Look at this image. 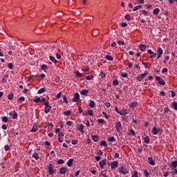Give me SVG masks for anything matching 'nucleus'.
<instances>
[{"label": "nucleus", "mask_w": 177, "mask_h": 177, "mask_svg": "<svg viewBox=\"0 0 177 177\" xmlns=\"http://www.w3.org/2000/svg\"><path fill=\"white\" fill-rule=\"evenodd\" d=\"M171 168H176L177 167V160L173 161L170 165Z\"/></svg>", "instance_id": "aec40b11"}, {"label": "nucleus", "mask_w": 177, "mask_h": 177, "mask_svg": "<svg viewBox=\"0 0 177 177\" xmlns=\"http://www.w3.org/2000/svg\"><path fill=\"white\" fill-rule=\"evenodd\" d=\"M143 172H144L145 176H146V177H149V175H150V174L149 173V171H147V169H144V170H143Z\"/></svg>", "instance_id": "58836bf2"}, {"label": "nucleus", "mask_w": 177, "mask_h": 177, "mask_svg": "<svg viewBox=\"0 0 177 177\" xmlns=\"http://www.w3.org/2000/svg\"><path fill=\"white\" fill-rule=\"evenodd\" d=\"M75 75L77 77V78H81V77H82V74L78 71L75 72Z\"/></svg>", "instance_id": "473e14b6"}, {"label": "nucleus", "mask_w": 177, "mask_h": 177, "mask_svg": "<svg viewBox=\"0 0 177 177\" xmlns=\"http://www.w3.org/2000/svg\"><path fill=\"white\" fill-rule=\"evenodd\" d=\"M46 88H40L38 91L37 93L41 94V93H44V92H45Z\"/></svg>", "instance_id": "4c0bfd02"}, {"label": "nucleus", "mask_w": 177, "mask_h": 177, "mask_svg": "<svg viewBox=\"0 0 177 177\" xmlns=\"http://www.w3.org/2000/svg\"><path fill=\"white\" fill-rule=\"evenodd\" d=\"M8 115L10 117H12L13 120H16V118H17V113H16V111L15 110L9 112Z\"/></svg>", "instance_id": "423d86ee"}, {"label": "nucleus", "mask_w": 177, "mask_h": 177, "mask_svg": "<svg viewBox=\"0 0 177 177\" xmlns=\"http://www.w3.org/2000/svg\"><path fill=\"white\" fill-rule=\"evenodd\" d=\"M120 26H121V27L125 28V27L128 26V24L125 22H122V23H120Z\"/></svg>", "instance_id": "09e8293b"}, {"label": "nucleus", "mask_w": 177, "mask_h": 177, "mask_svg": "<svg viewBox=\"0 0 177 177\" xmlns=\"http://www.w3.org/2000/svg\"><path fill=\"white\" fill-rule=\"evenodd\" d=\"M168 60H169V56H166L165 57V59L163 61V63H167V62H168Z\"/></svg>", "instance_id": "bf43d9fd"}, {"label": "nucleus", "mask_w": 177, "mask_h": 177, "mask_svg": "<svg viewBox=\"0 0 177 177\" xmlns=\"http://www.w3.org/2000/svg\"><path fill=\"white\" fill-rule=\"evenodd\" d=\"M33 75H30V76H28V77H26V80L28 81V82H30V81H31L33 78Z\"/></svg>", "instance_id": "3c124183"}, {"label": "nucleus", "mask_w": 177, "mask_h": 177, "mask_svg": "<svg viewBox=\"0 0 177 177\" xmlns=\"http://www.w3.org/2000/svg\"><path fill=\"white\" fill-rule=\"evenodd\" d=\"M127 114H128V111L125 109L121 111L120 113V115H127Z\"/></svg>", "instance_id": "b1692460"}, {"label": "nucleus", "mask_w": 177, "mask_h": 177, "mask_svg": "<svg viewBox=\"0 0 177 177\" xmlns=\"http://www.w3.org/2000/svg\"><path fill=\"white\" fill-rule=\"evenodd\" d=\"M144 142H145V143H150V138H149V137H145V138H144Z\"/></svg>", "instance_id": "79ce46f5"}, {"label": "nucleus", "mask_w": 177, "mask_h": 177, "mask_svg": "<svg viewBox=\"0 0 177 177\" xmlns=\"http://www.w3.org/2000/svg\"><path fill=\"white\" fill-rule=\"evenodd\" d=\"M47 168L48 169L49 175H53V174H55V172H56V170L53 169V165L52 163H50L47 166Z\"/></svg>", "instance_id": "f03ea898"}, {"label": "nucleus", "mask_w": 177, "mask_h": 177, "mask_svg": "<svg viewBox=\"0 0 177 177\" xmlns=\"http://www.w3.org/2000/svg\"><path fill=\"white\" fill-rule=\"evenodd\" d=\"M80 93L81 95H88V93H89V91L88 90H82Z\"/></svg>", "instance_id": "f704fd0d"}, {"label": "nucleus", "mask_w": 177, "mask_h": 177, "mask_svg": "<svg viewBox=\"0 0 177 177\" xmlns=\"http://www.w3.org/2000/svg\"><path fill=\"white\" fill-rule=\"evenodd\" d=\"M100 146H104V147H107V142L105 140H103L100 143Z\"/></svg>", "instance_id": "cd10ccee"}, {"label": "nucleus", "mask_w": 177, "mask_h": 177, "mask_svg": "<svg viewBox=\"0 0 177 177\" xmlns=\"http://www.w3.org/2000/svg\"><path fill=\"white\" fill-rule=\"evenodd\" d=\"M118 45H125V42H124L121 40H118Z\"/></svg>", "instance_id": "4d7b16f0"}, {"label": "nucleus", "mask_w": 177, "mask_h": 177, "mask_svg": "<svg viewBox=\"0 0 177 177\" xmlns=\"http://www.w3.org/2000/svg\"><path fill=\"white\" fill-rule=\"evenodd\" d=\"M105 59H106V60L111 61L114 60V58L111 55H105Z\"/></svg>", "instance_id": "bb28decb"}, {"label": "nucleus", "mask_w": 177, "mask_h": 177, "mask_svg": "<svg viewBox=\"0 0 177 177\" xmlns=\"http://www.w3.org/2000/svg\"><path fill=\"white\" fill-rule=\"evenodd\" d=\"M139 48L140 49V50H142V52H145V50H146V45L145 44H140L139 46Z\"/></svg>", "instance_id": "412c9836"}, {"label": "nucleus", "mask_w": 177, "mask_h": 177, "mask_svg": "<svg viewBox=\"0 0 177 177\" xmlns=\"http://www.w3.org/2000/svg\"><path fill=\"white\" fill-rule=\"evenodd\" d=\"M73 162H74V159L71 158L68 160V161L67 162V165L68 167H71V165H73Z\"/></svg>", "instance_id": "6ab92c4d"}, {"label": "nucleus", "mask_w": 177, "mask_h": 177, "mask_svg": "<svg viewBox=\"0 0 177 177\" xmlns=\"http://www.w3.org/2000/svg\"><path fill=\"white\" fill-rule=\"evenodd\" d=\"M124 19H125V20H127V21H131V15H126L124 16Z\"/></svg>", "instance_id": "2f4dec72"}, {"label": "nucleus", "mask_w": 177, "mask_h": 177, "mask_svg": "<svg viewBox=\"0 0 177 177\" xmlns=\"http://www.w3.org/2000/svg\"><path fill=\"white\" fill-rule=\"evenodd\" d=\"M8 67L10 70H12L13 69V64L12 63H8Z\"/></svg>", "instance_id": "a18cd8bd"}, {"label": "nucleus", "mask_w": 177, "mask_h": 177, "mask_svg": "<svg viewBox=\"0 0 177 177\" xmlns=\"http://www.w3.org/2000/svg\"><path fill=\"white\" fill-rule=\"evenodd\" d=\"M8 136L10 138H13L14 136H16V132L14 129H12L8 132Z\"/></svg>", "instance_id": "f8f14e48"}, {"label": "nucleus", "mask_w": 177, "mask_h": 177, "mask_svg": "<svg viewBox=\"0 0 177 177\" xmlns=\"http://www.w3.org/2000/svg\"><path fill=\"white\" fill-rule=\"evenodd\" d=\"M32 157H34L36 160H39V155H38V153L37 152L34 153Z\"/></svg>", "instance_id": "c85d7f7f"}, {"label": "nucleus", "mask_w": 177, "mask_h": 177, "mask_svg": "<svg viewBox=\"0 0 177 177\" xmlns=\"http://www.w3.org/2000/svg\"><path fill=\"white\" fill-rule=\"evenodd\" d=\"M49 59L51 62H53V63H57V61L56 60V58H55V57L50 55Z\"/></svg>", "instance_id": "5701e85b"}, {"label": "nucleus", "mask_w": 177, "mask_h": 177, "mask_svg": "<svg viewBox=\"0 0 177 177\" xmlns=\"http://www.w3.org/2000/svg\"><path fill=\"white\" fill-rule=\"evenodd\" d=\"M118 172L119 174H122V175H127V174H129V170L127 167L121 166L118 169Z\"/></svg>", "instance_id": "f257e3e1"}, {"label": "nucleus", "mask_w": 177, "mask_h": 177, "mask_svg": "<svg viewBox=\"0 0 177 177\" xmlns=\"http://www.w3.org/2000/svg\"><path fill=\"white\" fill-rule=\"evenodd\" d=\"M122 77H123V78H127L128 77V73L124 72L121 74Z\"/></svg>", "instance_id": "5fc2aeb1"}, {"label": "nucleus", "mask_w": 177, "mask_h": 177, "mask_svg": "<svg viewBox=\"0 0 177 177\" xmlns=\"http://www.w3.org/2000/svg\"><path fill=\"white\" fill-rule=\"evenodd\" d=\"M35 103H39L41 102V97H37V98L33 99Z\"/></svg>", "instance_id": "c756f323"}, {"label": "nucleus", "mask_w": 177, "mask_h": 177, "mask_svg": "<svg viewBox=\"0 0 177 177\" xmlns=\"http://www.w3.org/2000/svg\"><path fill=\"white\" fill-rule=\"evenodd\" d=\"M131 177H139V172H138V171H134Z\"/></svg>", "instance_id": "72a5a7b5"}, {"label": "nucleus", "mask_w": 177, "mask_h": 177, "mask_svg": "<svg viewBox=\"0 0 177 177\" xmlns=\"http://www.w3.org/2000/svg\"><path fill=\"white\" fill-rule=\"evenodd\" d=\"M164 73H168V68H164L162 70V73L164 74Z\"/></svg>", "instance_id": "e2e57ef3"}, {"label": "nucleus", "mask_w": 177, "mask_h": 177, "mask_svg": "<svg viewBox=\"0 0 177 177\" xmlns=\"http://www.w3.org/2000/svg\"><path fill=\"white\" fill-rule=\"evenodd\" d=\"M4 149L6 150V151H8L10 150V147H9V145H5Z\"/></svg>", "instance_id": "6e6d98bb"}, {"label": "nucleus", "mask_w": 177, "mask_h": 177, "mask_svg": "<svg viewBox=\"0 0 177 177\" xmlns=\"http://www.w3.org/2000/svg\"><path fill=\"white\" fill-rule=\"evenodd\" d=\"M62 98H63V100L64 102V103H68V102L67 101V97H66V95H62Z\"/></svg>", "instance_id": "8fccbe9b"}, {"label": "nucleus", "mask_w": 177, "mask_h": 177, "mask_svg": "<svg viewBox=\"0 0 177 177\" xmlns=\"http://www.w3.org/2000/svg\"><path fill=\"white\" fill-rule=\"evenodd\" d=\"M92 139L93 142H97V140H99V138L97 136H93Z\"/></svg>", "instance_id": "ea45409f"}, {"label": "nucleus", "mask_w": 177, "mask_h": 177, "mask_svg": "<svg viewBox=\"0 0 177 177\" xmlns=\"http://www.w3.org/2000/svg\"><path fill=\"white\" fill-rule=\"evenodd\" d=\"M71 114V111H66L64 113V115L68 116Z\"/></svg>", "instance_id": "37998d69"}, {"label": "nucleus", "mask_w": 177, "mask_h": 177, "mask_svg": "<svg viewBox=\"0 0 177 177\" xmlns=\"http://www.w3.org/2000/svg\"><path fill=\"white\" fill-rule=\"evenodd\" d=\"M41 70H46V68H48V66L43 64V65H41Z\"/></svg>", "instance_id": "13d9d810"}, {"label": "nucleus", "mask_w": 177, "mask_h": 177, "mask_svg": "<svg viewBox=\"0 0 177 177\" xmlns=\"http://www.w3.org/2000/svg\"><path fill=\"white\" fill-rule=\"evenodd\" d=\"M88 106L89 107H91V109H95V101L90 100L88 101Z\"/></svg>", "instance_id": "4468645a"}, {"label": "nucleus", "mask_w": 177, "mask_h": 177, "mask_svg": "<svg viewBox=\"0 0 177 177\" xmlns=\"http://www.w3.org/2000/svg\"><path fill=\"white\" fill-rule=\"evenodd\" d=\"M80 100V93H75L74 94V97L73 99V101L75 102H77Z\"/></svg>", "instance_id": "6e6552de"}, {"label": "nucleus", "mask_w": 177, "mask_h": 177, "mask_svg": "<svg viewBox=\"0 0 177 177\" xmlns=\"http://www.w3.org/2000/svg\"><path fill=\"white\" fill-rule=\"evenodd\" d=\"M129 132H130V135H133V136L135 135V131H133V129H131Z\"/></svg>", "instance_id": "774afa93"}, {"label": "nucleus", "mask_w": 177, "mask_h": 177, "mask_svg": "<svg viewBox=\"0 0 177 177\" xmlns=\"http://www.w3.org/2000/svg\"><path fill=\"white\" fill-rule=\"evenodd\" d=\"M63 136H64V134L63 133V132H59L58 133V138H63Z\"/></svg>", "instance_id": "0e129e2a"}, {"label": "nucleus", "mask_w": 177, "mask_h": 177, "mask_svg": "<svg viewBox=\"0 0 177 177\" xmlns=\"http://www.w3.org/2000/svg\"><path fill=\"white\" fill-rule=\"evenodd\" d=\"M153 15H158L160 13V9L158 8H155L153 11Z\"/></svg>", "instance_id": "c9c22d12"}, {"label": "nucleus", "mask_w": 177, "mask_h": 177, "mask_svg": "<svg viewBox=\"0 0 177 177\" xmlns=\"http://www.w3.org/2000/svg\"><path fill=\"white\" fill-rule=\"evenodd\" d=\"M86 115H90L91 117L93 116V110H91V109H88L86 111Z\"/></svg>", "instance_id": "a211bd4d"}, {"label": "nucleus", "mask_w": 177, "mask_h": 177, "mask_svg": "<svg viewBox=\"0 0 177 177\" xmlns=\"http://www.w3.org/2000/svg\"><path fill=\"white\" fill-rule=\"evenodd\" d=\"M99 165L100 168H104V165H106V159H103L102 160L100 161Z\"/></svg>", "instance_id": "ddd939ff"}, {"label": "nucleus", "mask_w": 177, "mask_h": 177, "mask_svg": "<svg viewBox=\"0 0 177 177\" xmlns=\"http://www.w3.org/2000/svg\"><path fill=\"white\" fill-rule=\"evenodd\" d=\"M1 120L3 122H9V118H8L6 116L1 117Z\"/></svg>", "instance_id": "393cba45"}, {"label": "nucleus", "mask_w": 177, "mask_h": 177, "mask_svg": "<svg viewBox=\"0 0 177 177\" xmlns=\"http://www.w3.org/2000/svg\"><path fill=\"white\" fill-rule=\"evenodd\" d=\"M67 172V168L66 167H62L59 169V173L62 175H64V174H66Z\"/></svg>", "instance_id": "f3484780"}, {"label": "nucleus", "mask_w": 177, "mask_h": 177, "mask_svg": "<svg viewBox=\"0 0 177 177\" xmlns=\"http://www.w3.org/2000/svg\"><path fill=\"white\" fill-rule=\"evenodd\" d=\"M77 129L81 132L82 133H84V124H80L77 125Z\"/></svg>", "instance_id": "dca6fc26"}, {"label": "nucleus", "mask_w": 177, "mask_h": 177, "mask_svg": "<svg viewBox=\"0 0 177 177\" xmlns=\"http://www.w3.org/2000/svg\"><path fill=\"white\" fill-rule=\"evenodd\" d=\"M100 75L101 78H104L106 77V73L103 71H101Z\"/></svg>", "instance_id": "49530a36"}, {"label": "nucleus", "mask_w": 177, "mask_h": 177, "mask_svg": "<svg viewBox=\"0 0 177 177\" xmlns=\"http://www.w3.org/2000/svg\"><path fill=\"white\" fill-rule=\"evenodd\" d=\"M108 140L109 142H115V138H114V136L110 137L109 138Z\"/></svg>", "instance_id": "c03bdc74"}, {"label": "nucleus", "mask_w": 177, "mask_h": 177, "mask_svg": "<svg viewBox=\"0 0 177 177\" xmlns=\"http://www.w3.org/2000/svg\"><path fill=\"white\" fill-rule=\"evenodd\" d=\"M160 129H157L156 127H153L152 129V133L153 135H158L160 132Z\"/></svg>", "instance_id": "2eb2a0df"}, {"label": "nucleus", "mask_w": 177, "mask_h": 177, "mask_svg": "<svg viewBox=\"0 0 177 177\" xmlns=\"http://www.w3.org/2000/svg\"><path fill=\"white\" fill-rule=\"evenodd\" d=\"M156 81H158V84H160V85H165V82L164 81V80L161 79V77L160 76H156Z\"/></svg>", "instance_id": "0eeeda50"}, {"label": "nucleus", "mask_w": 177, "mask_h": 177, "mask_svg": "<svg viewBox=\"0 0 177 177\" xmlns=\"http://www.w3.org/2000/svg\"><path fill=\"white\" fill-rule=\"evenodd\" d=\"M103 115H104L105 118L108 119L110 118V115H108L106 112H102Z\"/></svg>", "instance_id": "de8ad7c7"}, {"label": "nucleus", "mask_w": 177, "mask_h": 177, "mask_svg": "<svg viewBox=\"0 0 177 177\" xmlns=\"http://www.w3.org/2000/svg\"><path fill=\"white\" fill-rule=\"evenodd\" d=\"M149 73H147V71H145L144 73L140 74L136 77V80H138V81H142L143 80V78H145V77H146Z\"/></svg>", "instance_id": "20e7f679"}, {"label": "nucleus", "mask_w": 177, "mask_h": 177, "mask_svg": "<svg viewBox=\"0 0 177 177\" xmlns=\"http://www.w3.org/2000/svg\"><path fill=\"white\" fill-rule=\"evenodd\" d=\"M44 113L46 114H48V113H49L52 109V106H50V105H49V102H45L44 104Z\"/></svg>", "instance_id": "7ed1b4c3"}, {"label": "nucleus", "mask_w": 177, "mask_h": 177, "mask_svg": "<svg viewBox=\"0 0 177 177\" xmlns=\"http://www.w3.org/2000/svg\"><path fill=\"white\" fill-rule=\"evenodd\" d=\"M162 53H164V50H162V48L161 47H159L157 50V55H162Z\"/></svg>", "instance_id": "4be33fe9"}, {"label": "nucleus", "mask_w": 177, "mask_h": 177, "mask_svg": "<svg viewBox=\"0 0 177 177\" xmlns=\"http://www.w3.org/2000/svg\"><path fill=\"white\" fill-rule=\"evenodd\" d=\"M115 128H116L117 132H118L119 133H121V131H122V124H121V122H116Z\"/></svg>", "instance_id": "39448f33"}, {"label": "nucleus", "mask_w": 177, "mask_h": 177, "mask_svg": "<svg viewBox=\"0 0 177 177\" xmlns=\"http://www.w3.org/2000/svg\"><path fill=\"white\" fill-rule=\"evenodd\" d=\"M13 94H10L8 95V100H13Z\"/></svg>", "instance_id": "680f3d73"}, {"label": "nucleus", "mask_w": 177, "mask_h": 177, "mask_svg": "<svg viewBox=\"0 0 177 177\" xmlns=\"http://www.w3.org/2000/svg\"><path fill=\"white\" fill-rule=\"evenodd\" d=\"M172 108L174 109V110H177V102H174L172 103Z\"/></svg>", "instance_id": "e433bc0d"}, {"label": "nucleus", "mask_w": 177, "mask_h": 177, "mask_svg": "<svg viewBox=\"0 0 177 177\" xmlns=\"http://www.w3.org/2000/svg\"><path fill=\"white\" fill-rule=\"evenodd\" d=\"M57 164H64V160H63L62 159H59L58 160H57Z\"/></svg>", "instance_id": "603ef678"}, {"label": "nucleus", "mask_w": 177, "mask_h": 177, "mask_svg": "<svg viewBox=\"0 0 177 177\" xmlns=\"http://www.w3.org/2000/svg\"><path fill=\"white\" fill-rule=\"evenodd\" d=\"M59 97H62V91L58 93L57 95H56L57 99H59Z\"/></svg>", "instance_id": "052dcab7"}, {"label": "nucleus", "mask_w": 177, "mask_h": 177, "mask_svg": "<svg viewBox=\"0 0 177 177\" xmlns=\"http://www.w3.org/2000/svg\"><path fill=\"white\" fill-rule=\"evenodd\" d=\"M104 106H106V107H111V104H110V102H105Z\"/></svg>", "instance_id": "338daca9"}, {"label": "nucleus", "mask_w": 177, "mask_h": 177, "mask_svg": "<svg viewBox=\"0 0 177 177\" xmlns=\"http://www.w3.org/2000/svg\"><path fill=\"white\" fill-rule=\"evenodd\" d=\"M118 167V162L117 161H113L111 163V169H114V168H117Z\"/></svg>", "instance_id": "9d476101"}, {"label": "nucleus", "mask_w": 177, "mask_h": 177, "mask_svg": "<svg viewBox=\"0 0 177 177\" xmlns=\"http://www.w3.org/2000/svg\"><path fill=\"white\" fill-rule=\"evenodd\" d=\"M97 122L98 124H106V122L103 119H98Z\"/></svg>", "instance_id": "a19ab883"}, {"label": "nucleus", "mask_w": 177, "mask_h": 177, "mask_svg": "<svg viewBox=\"0 0 177 177\" xmlns=\"http://www.w3.org/2000/svg\"><path fill=\"white\" fill-rule=\"evenodd\" d=\"M8 77H9V75H5L4 76H3V77L2 78V82H3V84H6V82L8 81L7 80H6V78H8Z\"/></svg>", "instance_id": "a878e982"}, {"label": "nucleus", "mask_w": 177, "mask_h": 177, "mask_svg": "<svg viewBox=\"0 0 177 177\" xmlns=\"http://www.w3.org/2000/svg\"><path fill=\"white\" fill-rule=\"evenodd\" d=\"M148 161L150 165H156V162L154 161V160H153V157H148Z\"/></svg>", "instance_id": "9b49d317"}, {"label": "nucleus", "mask_w": 177, "mask_h": 177, "mask_svg": "<svg viewBox=\"0 0 177 177\" xmlns=\"http://www.w3.org/2000/svg\"><path fill=\"white\" fill-rule=\"evenodd\" d=\"M26 100V98L24 96H21L19 98L18 102H24Z\"/></svg>", "instance_id": "864d4df0"}, {"label": "nucleus", "mask_w": 177, "mask_h": 177, "mask_svg": "<svg viewBox=\"0 0 177 177\" xmlns=\"http://www.w3.org/2000/svg\"><path fill=\"white\" fill-rule=\"evenodd\" d=\"M139 9H142V6L141 5H138L137 6H136L134 8H133V12H136V10H139Z\"/></svg>", "instance_id": "7c9ffc66"}, {"label": "nucleus", "mask_w": 177, "mask_h": 177, "mask_svg": "<svg viewBox=\"0 0 177 177\" xmlns=\"http://www.w3.org/2000/svg\"><path fill=\"white\" fill-rule=\"evenodd\" d=\"M113 85H116V86L118 85V84H119L118 80H113Z\"/></svg>", "instance_id": "69168bd1"}, {"label": "nucleus", "mask_w": 177, "mask_h": 177, "mask_svg": "<svg viewBox=\"0 0 177 177\" xmlns=\"http://www.w3.org/2000/svg\"><path fill=\"white\" fill-rule=\"evenodd\" d=\"M38 128H39L38 126V123H35L33 125L32 129L30 130V132H37L38 131Z\"/></svg>", "instance_id": "1a4fd4ad"}]
</instances>
